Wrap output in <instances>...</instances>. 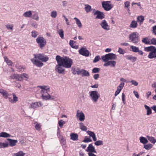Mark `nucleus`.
<instances>
[{
  "instance_id": "f3484780",
  "label": "nucleus",
  "mask_w": 156,
  "mask_h": 156,
  "mask_svg": "<svg viewBox=\"0 0 156 156\" xmlns=\"http://www.w3.org/2000/svg\"><path fill=\"white\" fill-rule=\"evenodd\" d=\"M104 64V66H110L111 67H115L116 64V62L114 61H107Z\"/></svg>"
},
{
  "instance_id": "39448f33",
  "label": "nucleus",
  "mask_w": 156,
  "mask_h": 156,
  "mask_svg": "<svg viewBox=\"0 0 156 156\" xmlns=\"http://www.w3.org/2000/svg\"><path fill=\"white\" fill-rule=\"evenodd\" d=\"M101 57L103 61L105 62H106L108 60L116 59L117 58L116 55L112 53L107 54L105 55L102 56Z\"/></svg>"
},
{
  "instance_id": "4c0bfd02",
  "label": "nucleus",
  "mask_w": 156,
  "mask_h": 156,
  "mask_svg": "<svg viewBox=\"0 0 156 156\" xmlns=\"http://www.w3.org/2000/svg\"><path fill=\"white\" fill-rule=\"evenodd\" d=\"M80 129L83 131H86L87 130V127L84 125L83 124L82 122L80 123Z\"/></svg>"
},
{
  "instance_id": "603ef678",
  "label": "nucleus",
  "mask_w": 156,
  "mask_h": 156,
  "mask_svg": "<svg viewBox=\"0 0 156 156\" xmlns=\"http://www.w3.org/2000/svg\"><path fill=\"white\" fill-rule=\"evenodd\" d=\"M51 15L52 17L55 18L57 16V13L55 11H52L51 12Z\"/></svg>"
},
{
  "instance_id": "423d86ee",
  "label": "nucleus",
  "mask_w": 156,
  "mask_h": 156,
  "mask_svg": "<svg viewBox=\"0 0 156 156\" xmlns=\"http://www.w3.org/2000/svg\"><path fill=\"white\" fill-rule=\"evenodd\" d=\"M102 7L106 11L111 10L113 7V5L110 1H103L101 2Z\"/></svg>"
},
{
  "instance_id": "f03ea898",
  "label": "nucleus",
  "mask_w": 156,
  "mask_h": 156,
  "mask_svg": "<svg viewBox=\"0 0 156 156\" xmlns=\"http://www.w3.org/2000/svg\"><path fill=\"white\" fill-rule=\"evenodd\" d=\"M55 59L56 60H59L63 66L66 68H70L73 63L72 60L67 56L62 57L57 55L56 56Z\"/></svg>"
},
{
  "instance_id": "8fccbe9b",
  "label": "nucleus",
  "mask_w": 156,
  "mask_h": 156,
  "mask_svg": "<svg viewBox=\"0 0 156 156\" xmlns=\"http://www.w3.org/2000/svg\"><path fill=\"white\" fill-rule=\"evenodd\" d=\"M151 32L154 35L156 36V25L152 27Z\"/></svg>"
},
{
  "instance_id": "ea45409f",
  "label": "nucleus",
  "mask_w": 156,
  "mask_h": 156,
  "mask_svg": "<svg viewBox=\"0 0 156 156\" xmlns=\"http://www.w3.org/2000/svg\"><path fill=\"white\" fill-rule=\"evenodd\" d=\"M130 48L132 51L135 52H137L138 51L139 48L136 46L132 45L130 46Z\"/></svg>"
},
{
  "instance_id": "72a5a7b5",
  "label": "nucleus",
  "mask_w": 156,
  "mask_h": 156,
  "mask_svg": "<svg viewBox=\"0 0 156 156\" xmlns=\"http://www.w3.org/2000/svg\"><path fill=\"white\" fill-rule=\"evenodd\" d=\"M147 137L148 140L151 143L154 144L156 143V140L154 137L149 136H147Z\"/></svg>"
},
{
  "instance_id": "69168bd1",
  "label": "nucleus",
  "mask_w": 156,
  "mask_h": 156,
  "mask_svg": "<svg viewBox=\"0 0 156 156\" xmlns=\"http://www.w3.org/2000/svg\"><path fill=\"white\" fill-rule=\"evenodd\" d=\"M130 82L132 83V84L136 86H137L138 85V83L135 81L131 80Z\"/></svg>"
},
{
  "instance_id": "4d7b16f0",
  "label": "nucleus",
  "mask_w": 156,
  "mask_h": 156,
  "mask_svg": "<svg viewBox=\"0 0 156 156\" xmlns=\"http://www.w3.org/2000/svg\"><path fill=\"white\" fill-rule=\"evenodd\" d=\"M122 100L124 104H125V96L124 93H122Z\"/></svg>"
},
{
  "instance_id": "c03bdc74",
  "label": "nucleus",
  "mask_w": 156,
  "mask_h": 156,
  "mask_svg": "<svg viewBox=\"0 0 156 156\" xmlns=\"http://www.w3.org/2000/svg\"><path fill=\"white\" fill-rule=\"evenodd\" d=\"M33 19L38 21L39 20V17L38 14L37 13H34L33 16Z\"/></svg>"
},
{
  "instance_id": "09e8293b",
  "label": "nucleus",
  "mask_w": 156,
  "mask_h": 156,
  "mask_svg": "<svg viewBox=\"0 0 156 156\" xmlns=\"http://www.w3.org/2000/svg\"><path fill=\"white\" fill-rule=\"evenodd\" d=\"M151 44L156 45V38H153L150 39Z\"/></svg>"
},
{
  "instance_id": "b1692460",
  "label": "nucleus",
  "mask_w": 156,
  "mask_h": 156,
  "mask_svg": "<svg viewBox=\"0 0 156 156\" xmlns=\"http://www.w3.org/2000/svg\"><path fill=\"white\" fill-rule=\"evenodd\" d=\"M142 41L143 43L147 44H151L150 39L148 37H146L142 39Z\"/></svg>"
},
{
  "instance_id": "20e7f679",
  "label": "nucleus",
  "mask_w": 156,
  "mask_h": 156,
  "mask_svg": "<svg viewBox=\"0 0 156 156\" xmlns=\"http://www.w3.org/2000/svg\"><path fill=\"white\" fill-rule=\"evenodd\" d=\"M129 39L131 42L135 44H137L140 41L139 34L136 32L130 34L129 36Z\"/></svg>"
},
{
  "instance_id": "f8f14e48",
  "label": "nucleus",
  "mask_w": 156,
  "mask_h": 156,
  "mask_svg": "<svg viewBox=\"0 0 156 156\" xmlns=\"http://www.w3.org/2000/svg\"><path fill=\"white\" fill-rule=\"evenodd\" d=\"M76 117L79 119V120L80 121H84L85 119V116L84 113L82 111H80L79 110L77 111Z\"/></svg>"
},
{
  "instance_id": "4468645a",
  "label": "nucleus",
  "mask_w": 156,
  "mask_h": 156,
  "mask_svg": "<svg viewBox=\"0 0 156 156\" xmlns=\"http://www.w3.org/2000/svg\"><path fill=\"white\" fill-rule=\"evenodd\" d=\"M100 25L102 27L104 30H109V27L106 22V21L104 20L101 23Z\"/></svg>"
},
{
  "instance_id": "3c124183",
  "label": "nucleus",
  "mask_w": 156,
  "mask_h": 156,
  "mask_svg": "<svg viewBox=\"0 0 156 156\" xmlns=\"http://www.w3.org/2000/svg\"><path fill=\"white\" fill-rule=\"evenodd\" d=\"M92 141V140L90 137H86L85 139L83 140V142L85 143H88Z\"/></svg>"
},
{
  "instance_id": "37998d69",
  "label": "nucleus",
  "mask_w": 156,
  "mask_h": 156,
  "mask_svg": "<svg viewBox=\"0 0 156 156\" xmlns=\"http://www.w3.org/2000/svg\"><path fill=\"white\" fill-rule=\"evenodd\" d=\"M38 34V32L34 30L31 32V36L33 37H36Z\"/></svg>"
},
{
  "instance_id": "a878e982",
  "label": "nucleus",
  "mask_w": 156,
  "mask_h": 156,
  "mask_svg": "<svg viewBox=\"0 0 156 156\" xmlns=\"http://www.w3.org/2000/svg\"><path fill=\"white\" fill-rule=\"evenodd\" d=\"M144 20V17L142 16H138L137 18V22L141 24L143 23Z\"/></svg>"
},
{
  "instance_id": "1a4fd4ad",
  "label": "nucleus",
  "mask_w": 156,
  "mask_h": 156,
  "mask_svg": "<svg viewBox=\"0 0 156 156\" xmlns=\"http://www.w3.org/2000/svg\"><path fill=\"white\" fill-rule=\"evenodd\" d=\"M56 61L58 64L56 66L55 70L59 73H63L65 71V69L63 67L62 65L59 62V60Z\"/></svg>"
},
{
  "instance_id": "0e129e2a",
  "label": "nucleus",
  "mask_w": 156,
  "mask_h": 156,
  "mask_svg": "<svg viewBox=\"0 0 156 156\" xmlns=\"http://www.w3.org/2000/svg\"><path fill=\"white\" fill-rule=\"evenodd\" d=\"M63 17H64V18L65 19L67 25H70V23H69V20H68V19L66 17V16H65L63 15Z\"/></svg>"
},
{
  "instance_id": "79ce46f5",
  "label": "nucleus",
  "mask_w": 156,
  "mask_h": 156,
  "mask_svg": "<svg viewBox=\"0 0 156 156\" xmlns=\"http://www.w3.org/2000/svg\"><path fill=\"white\" fill-rule=\"evenodd\" d=\"M85 10L87 12H89L91 11V6L88 5H85Z\"/></svg>"
},
{
  "instance_id": "e433bc0d",
  "label": "nucleus",
  "mask_w": 156,
  "mask_h": 156,
  "mask_svg": "<svg viewBox=\"0 0 156 156\" xmlns=\"http://www.w3.org/2000/svg\"><path fill=\"white\" fill-rule=\"evenodd\" d=\"M140 142L144 144H146L148 142L147 139L143 136H141L140 137Z\"/></svg>"
},
{
  "instance_id": "13d9d810",
  "label": "nucleus",
  "mask_w": 156,
  "mask_h": 156,
  "mask_svg": "<svg viewBox=\"0 0 156 156\" xmlns=\"http://www.w3.org/2000/svg\"><path fill=\"white\" fill-rule=\"evenodd\" d=\"M75 42L73 40H70L69 41V44L70 46L73 48H75V46H74V43Z\"/></svg>"
},
{
  "instance_id": "393cba45",
  "label": "nucleus",
  "mask_w": 156,
  "mask_h": 156,
  "mask_svg": "<svg viewBox=\"0 0 156 156\" xmlns=\"http://www.w3.org/2000/svg\"><path fill=\"white\" fill-rule=\"evenodd\" d=\"M81 73L82 76H90L89 73L88 71L84 69H81Z\"/></svg>"
},
{
  "instance_id": "473e14b6",
  "label": "nucleus",
  "mask_w": 156,
  "mask_h": 156,
  "mask_svg": "<svg viewBox=\"0 0 156 156\" xmlns=\"http://www.w3.org/2000/svg\"><path fill=\"white\" fill-rule=\"evenodd\" d=\"M26 154L22 151H19L17 153L13 154V156H24Z\"/></svg>"
},
{
  "instance_id": "c9c22d12",
  "label": "nucleus",
  "mask_w": 156,
  "mask_h": 156,
  "mask_svg": "<svg viewBox=\"0 0 156 156\" xmlns=\"http://www.w3.org/2000/svg\"><path fill=\"white\" fill-rule=\"evenodd\" d=\"M155 47L153 46H151L150 47H145L144 48V50L145 51H147L151 52L154 49Z\"/></svg>"
},
{
  "instance_id": "aec40b11",
  "label": "nucleus",
  "mask_w": 156,
  "mask_h": 156,
  "mask_svg": "<svg viewBox=\"0 0 156 156\" xmlns=\"http://www.w3.org/2000/svg\"><path fill=\"white\" fill-rule=\"evenodd\" d=\"M7 140L9 142V146L11 147L15 146L18 142L16 140H14L10 139H7Z\"/></svg>"
},
{
  "instance_id": "9d476101",
  "label": "nucleus",
  "mask_w": 156,
  "mask_h": 156,
  "mask_svg": "<svg viewBox=\"0 0 156 156\" xmlns=\"http://www.w3.org/2000/svg\"><path fill=\"white\" fill-rule=\"evenodd\" d=\"M93 13L94 15H97L96 17V19H102L105 18V15L104 13L99 11L94 10Z\"/></svg>"
},
{
  "instance_id": "052dcab7",
  "label": "nucleus",
  "mask_w": 156,
  "mask_h": 156,
  "mask_svg": "<svg viewBox=\"0 0 156 156\" xmlns=\"http://www.w3.org/2000/svg\"><path fill=\"white\" fill-rule=\"evenodd\" d=\"M21 76H22L23 78H25L27 79L28 78V75L26 73H22L21 74Z\"/></svg>"
},
{
  "instance_id": "de8ad7c7",
  "label": "nucleus",
  "mask_w": 156,
  "mask_h": 156,
  "mask_svg": "<svg viewBox=\"0 0 156 156\" xmlns=\"http://www.w3.org/2000/svg\"><path fill=\"white\" fill-rule=\"evenodd\" d=\"M95 141L96 142L94 143V144L96 146H99L103 144V141L101 140L96 141Z\"/></svg>"
},
{
  "instance_id": "412c9836",
  "label": "nucleus",
  "mask_w": 156,
  "mask_h": 156,
  "mask_svg": "<svg viewBox=\"0 0 156 156\" xmlns=\"http://www.w3.org/2000/svg\"><path fill=\"white\" fill-rule=\"evenodd\" d=\"M87 132L90 136L92 138L94 141H96L97 140V138L94 132L89 130L87 131Z\"/></svg>"
},
{
  "instance_id": "2eb2a0df",
  "label": "nucleus",
  "mask_w": 156,
  "mask_h": 156,
  "mask_svg": "<svg viewBox=\"0 0 156 156\" xmlns=\"http://www.w3.org/2000/svg\"><path fill=\"white\" fill-rule=\"evenodd\" d=\"M79 53L81 55L86 56H88L89 55V52L86 49L82 48L79 51Z\"/></svg>"
},
{
  "instance_id": "2f4dec72",
  "label": "nucleus",
  "mask_w": 156,
  "mask_h": 156,
  "mask_svg": "<svg viewBox=\"0 0 156 156\" xmlns=\"http://www.w3.org/2000/svg\"><path fill=\"white\" fill-rule=\"evenodd\" d=\"M32 15L31 11H29L24 13L23 16L26 17H30Z\"/></svg>"
},
{
  "instance_id": "a211bd4d",
  "label": "nucleus",
  "mask_w": 156,
  "mask_h": 156,
  "mask_svg": "<svg viewBox=\"0 0 156 156\" xmlns=\"http://www.w3.org/2000/svg\"><path fill=\"white\" fill-rule=\"evenodd\" d=\"M148 57L149 58L151 59L154 58H156V48L155 47L152 51L149 53Z\"/></svg>"
},
{
  "instance_id": "338daca9",
  "label": "nucleus",
  "mask_w": 156,
  "mask_h": 156,
  "mask_svg": "<svg viewBox=\"0 0 156 156\" xmlns=\"http://www.w3.org/2000/svg\"><path fill=\"white\" fill-rule=\"evenodd\" d=\"M133 94H134V95L136 97V98H139V95L138 94V92L137 91H136L135 90H134L133 92Z\"/></svg>"
},
{
  "instance_id": "e2e57ef3",
  "label": "nucleus",
  "mask_w": 156,
  "mask_h": 156,
  "mask_svg": "<svg viewBox=\"0 0 156 156\" xmlns=\"http://www.w3.org/2000/svg\"><path fill=\"white\" fill-rule=\"evenodd\" d=\"M6 27L8 29H11V30L12 29L13 27L12 25H6Z\"/></svg>"
},
{
  "instance_id": "9b49d317",
  "label": "nucleus",
  "mask_w": 156,
  "mask_h": 156,
  "mask_svg": "<svg viewBox=\"0 0 156 156\" xmlns=\"http://www.w3.org/2000/svg\"><path fill=\"white\" fill-rule=\"evenodd\" d=\"M10 79H15L17 81H21L23 80V77L21 75L18 74H13L9 76Z\"/></svg>"
},
{
  "instance_id": "49530a36",
  "label": "nucleus",
  "mask_w": 156,
  "mask_h": 156,
  "mask_svg": "<svg viewBox=\"0 0 156 156\" xmlns=\"http://www.w3.org/2000/svg\"><path fill=\"white\" fill-rule=\"evenodd\" d=\"M65 123V122L63 121L62 120H59L58 122V124L60 127L62 128L63 125Z\"/></svg>"
},
{
  "instance_id": "c85d7f7f",
  "label": "nucleus",
  "mask_w": 156,
  "mask_h": 156,
  "mask_svg": "<svg viewBox=\"0 0 156 156\" xmlns=\"http://www.w3.org/2000/svg\"><path fill=\"white\" fill-rule=\"evenodd\" d=\"M145 108L147 110V115H149L152 114V111L149 107L148 106L146 105H144Z\"/></svg>"
},
{
  "instance_id": "cd10ccee",
  "label": "nucleus",
  "mask_w": 156,
  "mask_h": 156,
  "mask_svg": "<svg viewBox=\"0 0 156 156\" xmlns=\"http://www.w3.org/2000/svg\"><path fill=\"white\" fill-rule=\"evenodd\" d=\"M127 59L130 60L132 62H135L137 58L133 56L132 55H128L126 56Z\"/></svg>"
},
{
  "instance_id": "680f3d73",
  "label": "nucleus",
  "mask_w": 156,
  "mask_h": 156,
  "mask_svg": "<svg viewBox=\"0 0 156 156\" xmlns=\"http://www.w3.org/2000/svg\"><path fill=\"white\" fill-rule=\"evenodd\" d=\"M81 70H80L79 68H76V73L78 75L81 74Z\"/></svg>"
},
{
  "instance_id": "7c9ffc66",
  "label": "nucleus",
  "mask_w": 156,
  "mask_h": 156,
  "mask_svg": "<svg viewBox=\"0 0 156 156\" xmlns=\"http://www.w3.org/2000/svg\"><path fill=\"white\" fill-rule=\"evenodd\" d=\"M11 135L5 132H2L0 133V137H10Z\"/></svg>"
},
{
  "instance_id": "864d4df0",
  "label": "nucleus",
  "mask_w": 156,
  "mask_h": 156,
  "mask_svg": "<svg viewBox=\"0 0 156 156\" xmlns=\"http://www.w3.org/2000/svg\"><path fill=\"white\" fill-rule=\"evenodd\" d=\"M13 101L14 103H16L18 101V98L16 97L15 94L13 93Z\"/></svg>"
},
{
  "instance_id": "f257e3e1",
  "label": "nucleus",
  "mask_w": 156,
  "mask_h": 156,
  "mask_svg": "<svg viewBox=\"0 0 156 156\" xmlns=\"http://www.w3.org/2000/svg\"><path fill=\"white\" fill-rule=\"evenodd\" d=\"M34 58H31L32 62L37 66H42L44 64L42 62H46L49 59L48 56L43 53L36 54L34 55Z\"/></svg>"
},
{
  "instance_id": "6ab92c4d",
  "label": "nucleus",
  "mask_w": 156,
  "mask_h": 156,
  "mask_svg": "<svg viewBox=\"0 0 156 156\" xmlns=\"http://www.w3.org/2000/svg\"><path fill=\"white\" fill-rule=\"evenodd\" d=\"M0 93L5 98L7 99L9 96V94L8 92L3 89H0Z\"/></svg>"
},
{
  "instance_id": "bf43d9fd",
  "label": "nucleus",
  "mask_w": 156,
  "mask_h": 156,
  "mask_svg": "<svg viewBox=\"0 0 156 156\" xmlns=\"http://www.w3.org/2000/svg\"><path fill=\"white\" fill-rule=\"evenodd\" d=\"M118 51L120 54L122 55L125 52L124 50L120 48H119Z\"/></svg>"
},
{
  "instance_id": "6e6552de",
  "label": "nucleus",
  "mask_w": 156,
  "mask_h": 156,
  "mask_svg": "<svg viewBox=\"0 0 156 156\" xmlns=\"http://www.w3.org/2000/svg\"><path fill=\"white\" fill-rule=\"evenodd\" d=\"M90 96L92 101L97 102L100 97V95L96 90L92 91L90 92Z\"/></svg>"
},
{
  "instance_id": "ddd939ff",
  "label": "nucleus",
  "mask_w": 156,
  "mask_h": 156,
  "mask_svg": "<svg viewBox=\"0 0 156 156\" xmlns=\"http://www.w3.org/2000/svg\"><path fill=\"white\" fill-rule=\"evenodd\" d=\"M43 104L40 101L32 103L30 105L29 108L34 109L36 108L42 106Z\"/></svg>"
},
{
  "instance_id": "0eeeda50",
  "label": "nucleus",
  "mask_w": 156,
  "mask_h": 156,
  "mask_svg": "<svg viewBox=\"0 0 156 156\" xmlns=\"http://www.w3.org/2000/svg\"><path fill=\"white\" fill-rule=\"evenodd\" d=\"M36 41L41 48H42L44 47L47 43L46 40L44 38L40 36H39L36 39Z\"/></svg>"
},
{
  "instance_id": "bb28decb",
  "label": "nucleus",
  "mask_w": 156,
  "mask_h": 156,
  "mask_svg": "<svg viewBox=\"0 0 156 156\" xmlns=\"http://www.w3.org/2000/svg\"><path fill=\"white\" fill-rule=\"evenodd\" d=\"M4 58L5 61L8 65L10 66H12L13 63L10 60H9L6 56H4Z\"/></svg>"
},
{
  "instance_id": "5fc2aeb1",
  "label": "nucleus",
  "mask_w": 156,
  "mask_h": 156,
  "mask_svg": "<svg viewBox=\"0 0 156 156\" xmlns=\"http://www.w3.org/2000/svg\"><path fill=\"white\" fill-rule=\"evenodd\" d=\"M100 59V57L99 55H97L96 56L93 62L94 63H96Z\"/></svg>"
},
{
  "instance_id": "58836bf2",
  "label": "nucleus",
  "mask_w": 156,
  "mask_h": 156,
  "mask_svg": "<svg viewBox=\"0 0 156 156\" xmlns=\"http://www.w3.org/2000/svg\"><path fill=\"white\" fill-rule=\"evenodd\" d=\"M41 126L42 125L41 123H37L35 126V127L37 130L40 131L41 129Z\"/></svg>"
},
{
  "instance_id": "f704fd0d",
  "label": "nucleus",
  "mask_w": 156,
  "mask_h": 156,
  "mask_svg": "<svg viewBox=\"0 0 156 156\" xmlns=\"http://www.w3.org/2000/svg\"><path fill=\"white\" fill-rule=\"evenodd\" d=\"M58 33L62 39H64V31L62 29H60L58 31Z\"/></svg>"
},
{
  "instance_id": "a19ab883",
  "label": "nucleus",
  "mask_w": 156,
  "mask_h": 156,
  "mask_svg": "<svg viewBox=\"0 0 156 156\" xmlns=\"http://www.w3.org/2000/svg\"><path fill=\"white\" fill-rule=\"evenodd\" d=\"M153 145L150 144H148L144 146V148L146 150H148L151 149Z\"/></svg>"
},
{
  "instance_id": "774afa93",
  "label": "nucleus",
  "mask_w": 156,
  "mask_h": 156,
  "mask_svg": "<svg viewBox=\"0 0 156 156\" xmlns=\"http://www.w3.org/2000/svg\"><path fill=\"white\" fill-rule=\"evenodd\" d=\"M130 3L129 1L126 2L125 3V6L126 8H128L129 6Z\"/></svg>"
},
{
  "instance_id": "c756f323",
  "label": "nucleus",
  "mask_w": 156,
  "mask_h": 156,
  "mask_svg": "<svg viewBox=\"0 0 156 156\" xmlns=\"http://www.w3.org/2000/svg\"><path fill=\"white\" fill-rule=\"evenodd\" d=\"M74 19L75 20L76 23L77 24L78 27L79 28H81L82 27V24L80 20L76 17L74 18Z\"/></svg>"
},
{
  "instance_id": "dca6fc26",
  "label": "nucleus",
  "mask_w": 156,
  "mask_h": 156,
  "mask_svg": "<svg viewBox=\"0 0 156 156\" xmlns=\"http://www.w3.org/2000/svg\"><path fill=\"white\" fill-rule=\"evenodd\" d=\"M86 151L89 152V153H96V151L95 149V148L92 145V144H89L86 150Z\"/></svg>"
},
{
  "instance_id": "5701e85b",
  "label": "nucleus",
  "mask_w": 156,
  "mask_h": 156,
  "mask_svg": "<svg viewBox=\"0 0 156 156\" xmlns=\"http://www.w3.org/2000/svg\"><path fill=\"white\" fill-rule=\"evenodd\" d=\"M138 24L137 23V22L135 20H133L131 22L129 27L131 28H136Z\"/></svg>"
},
{
  "instance_id": "6e6d98bb",
  "label": "nucleus",
  "mask_w": 156,
  "mask_h": 156,
  "mask_svg": "<svg viewBox=\"0 0 156 156\" xmlns=\"http://www.w3.org/2000/svg\"><path fill=\"white\" fill-rule=\"evenodd\" d=\"M9 146V144L7 143H2L1 148H5L8 147Z\"/></svg>"
},
{
  "instance_id": "7ed1b4c3",
  "label": "nucleus",
  "mask_w": 156,
  "mask_h": 156,
  "mask_svg": "<svg viewBox=\"0 0 156 156\" xmlns=\"http://www.w3.org/2000/svg\"><path fill=\"white\" fill-rule=\"evenodd\" d=\"M41 90V93L42 94V98L45 100L51 99L53 100L54 99V96L51 97L48 93V92L49 91V88L47 86H39Z\"/></svg>"
},
{
  "instance_id": "a18cd8bd",
  "label": "nucleus",
  "mask_w": 156,
  "mask_h": 156,
  "mask_svg": "<svg viewBox=\"0 0 156 156\" xmlns=\"http://www.w3.org/2000/svg\"><path fill=\"white\" fill-rule=\"evenodd\" d=\"M100 71V68L95 67L92 69V72L93 73H98Z\"/></svg>"
},
{
  "instance_id": "4be33fe9",
  "label": "nucleus",
  "mask_w": 156,
  "mask_h": 156,
  "mask_svg": "<svg viewBox=\"0 0 156 156\" xmlns=\"http://www.w3.org/2000/svg\"><path fill=\"white\" fill-rule=\"evenodd\" d=\"M70 139L73 140H78V135L76 133H71L70 134Z\"/></svg>"
}]
</instances>
